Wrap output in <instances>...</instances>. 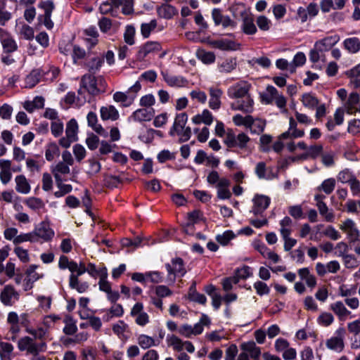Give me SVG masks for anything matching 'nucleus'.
<instances>
[{"instance_id":"dca6fc26","label":"nucleus","mask_w":360,"mask_h":360,"mask_svg":"<svg viewBox=\"0 0 360 360\" xmlns=\"http://www.w3.org/2000/svg\"><path fill=\"white\" fill-rule=\"evenodd\" d=\"M325 198L323 195L317 194L314 196V200L320 214L324 217L326 221L332 222L335 218L334 214L328 210L327 205L323 202Z\"/></svg>"},{"instance_id":"2f4dec72","label":"nucleus","mask_w":360,"mask_h":360,"mask_svg":"<svg viewBox=\"0 0 360 360\" xmlns=\"http://www.w3.org/2000/svg\"><path fill=\"white\" fill-rule=\"evenodd\" d=\"M342 45L344 49L349 53L355 54L360 51V39L356 37L345 39Z\"/></svg>"},{"instance_id":"774afa93","label":"nucleus","mask_w":360,"mask_h":360,"mask_svg":"<svg viewBox=\"0 0 360 360\" xmlns=\"http://www.w3.org/2000/svg\"><path fill=\"white\" fill-rule=\"evenodd\" d=\"M103 63V60L99 57L92 58L88 63L87 67L92 73H96L100 70Z\"/></svg>"},{"instance_id":"603ef678","label":"nucleus","mask_w":360,"mask_h":360,"mask_svg":"<svg viewBox=\"0 0 360 360\" xmlns=\"http://www.w3.org/2000/svg\"><path fill=\"white\" fill-rule=\"evenodd\" d=\"M303 105L309 109H314L319 104L317 98L311 94H304L302 97Z\"/></svg>"},{"instance_id":"e2e57ef3","label":"nucleus","mask_w":360,"mask_h":360,"mask_svg":"<svg viewBox=\"0 0 360 360\" xmlns=\"http://www.w3.org/2000/svg\"><path fill=\"white\" fill-rule=\"evenodd\" d=\"M65 326L63 328V332L66 335H73L77 330V327L74 320L70 317H67L64 320Z\"/></svg>"},{"instance_id":"c756f323","label":"nucleus","mask_w":360,"mask_h":360,"mask_svg":"<svg viewBox=\"0 0 360 360\" xmlns=\"http://www.w3.org/2000/svg\"><path fill=\"white\" fill-rule=\"evenodd\" d=\"M101 117L103 120L115 121L119 119L120 114L114 105L103 106L100 109Z\"/></svg>"},{"instance_id":"c85d7f7f","label":"nucleus","mask_w":360,"mask_h":360,"mask_svg":"<svg viewBox=\"0 0 360 360\" xmlns=\"http://www.w3.org/2000/svg\"><path fill=\"white\" fill-rule=\"evenodd\" d=\"M237 67V59L229 57L218 63L217 70L220 73L228 74L233 71Z\"/></svg>"},{"instance_id":"4468645a","label":"nucleus","mask_w":360,"mask_h":360,"mask_svg":"<svg viewBox=\"0 0 360 360\" xmlns=\"http://www.w3.org/2000/svg\"><path fill=\"white\" fill-rule=\"evenodd\" d=\"M253 207L251 212L255 215L261 214L269 207L271 199L264 195L257 194L252 199Z\"/></svg>"},{"instance_id":"473e14b6","label":"nucleus","mask_w":360,"mask_h":360,"mask_svg":"<svg viewBox=\"0 0 360 360\" xmlns=\"http://www.w3.org/2000/svg\"><path fill=\"white\" fill-rule=\"evenodd\" d=\"M79 276L70 274L69 276V286L70 288L76 290L79 293H83L89 288V283L87 282H80L79 281Z\"/></svg>"},{"instance_id":"bb28decb","label":"nucleus","mask_w":360,"mask_h":360,"mask_svg":"<svg viewBox=\"0 0 360 360\" xmlns=\"http://www.w3.org/2000/svg\"><path fill=\"white\" fill-rule=\"evenodd\" d=\"M230 181L226 177H222L219 184L216 185L217 189V197L221 200L229 199L231 196V193L229 190Z\"/></svg>"},{"instance_id":"37998d69","label":"nucleus","mask_w":360,"mask_h":360,"mask_svg":"<svg viewBox=\"0 0 360 360\" xmlns=\"http://www.w3.org/2000/svg\"><path fill=\"white\" fill-rule=\"evenodd\" d=\"M86 44L89 49L94 47L98 43V33L96 27H91L84 30Z\"/></svg>"},{"instance_id":"4d7b16f0","label":"nucleus","mask_w":360,"mask_h":360,"mask_svg":"<svg viewBox=\"0 0 360 360\" xmlns=\"http://www.w3.org/2000/svg\"><path fill=\"white\" fill-rule=\"evenodd\" d=\"M135 33H136V30L133 25H128L126 26L124 33V41L127 44H129V45L134 44Z\"/></svg>"},{"instance_id":"20e7f679","label":"nucleus","mask_w":360,"mask_h":360,"mask_svg":"<svg viewBox=\"0 0 360 360\" xmlns=\"http://www.w3.org/2000/svg\"><path fill=\"white\" fill-rule=\"evenodd\" d=\"M81 82L82 86L91 95L104 92L107 85L102 76L95 77L91 74L84 75Z\"/></svg>"},{"instance_id":"2eb2a0df","label":"nucleus","mask_w":360,"mask_h":360,"mask_svg":"<svg viewBox=\"0 0 360 360\" xmlns=\"http://www.w3.org/2000/svg\"><path fill=\"white\" fill-rule=\"evenodd\" d=\"M155 115L153 108H139L136 110L129 117V121L142 122L152 120Z\"/></svg>"},{"instance_id":"4c0bfd02","label":"nucleus","mask_w":360,"mask_h":360,"mask_svg":"<svg viewBox=\"0 0 360 360\" xmlns=\"http://www.w3.org/2000/svg\"><path fill=\"white\" fill-rule=\"evenodd\" d=\"M241 349L254 359H257L261 354L260 348L253 341L243 343Z\"/></svg>"},{"instance_id":"09e8293b","label":"nucleus","mask_w":360,"mask_h":360,"mask_svg":"<svg viewBox=\"0 0 360 360\" xmlns=\"http://www.w3.org/2000/svg\"><path fill=\"white\" fill-rule=\"evenodd\" d=\"M158 25L157 20L153 19L149 22L142 23L141 25V33L143 38H148L151 32L155 29Z\"/></svg>"},{"instance_id":"338daca9","label":"nucleus","mask_w":360,"mask_h":360,"mask_svg":"<svg viewBox=\"0 0 360 360\" xmlns=\"http://www.w3.org/2000/svg\"><path fill=\"white\" fill-rule=\"evenodd\" d=\"M87 163L89 165L88 169H86V173L93 176L99 172L101 168V165L98 161L95 159H89L87 160Z\"/></svg>"},{"instance_id":"1a4fd4ad","label":"nucleus","mask_w":360,"mask_h":360,"mask_svg":"<svg viewBox=\"0 0 360 360\" xmlns=\"http://www.w3.org/2000/svg\"><path fill=\"white\" fill-rule=\"evenodd\" d=\"M19 298L18 292L11 285H5L0 292V301L4 306H13Z\"/></svg>"},{"instance_id":"9d476101","label":"nucleus","mask_w":360,"mask_h":360,"mask_svg":"<svg viewBox=\"0 0 360 360\" xmlns=\"http://www.w3.org/2000/svg\"><path fill=\"white\" fill-rule=\"evenodd\" d=\"M345 330L343 328L337 329L335 335L327 340L326 342L327 348L336 352H341L345 347Z\"/></svg>"},{"instance_id":"13d9d810","label":"nucleus","mask_w":360,"mask_h":360,"mask_svg":"<svg viewBox=\"0 0 360 360\" xmlns=\"http://www.w3.org/2000/svg\"><path fill=\"white\" fill-rule=\"evenodd\" d=\"M99 290L105 293L111 290V285L108 281V271H102L98 281Z\"/></svg>"},{"instance_id":"ea45409f","label":"nucleus","mask_w":360,"mask_h":360,"mask_svg":"<svg viewBox=\"0 0 360 360\" xmlns=\"http://www.w3.org/2000/svg\"><path fill=\"white\" fill-rule=\"evenodd\" d=\"M279 232L281 237L290 236L292 232V221L289 217H285L279 222Z\"/></svg>"},{"instance_id":"bf43d9fd","label":"nucleus","mask_w":360,"mask_h":360,"mask_svg":"<svg viewBox=\"0 0 360 360\" xmlns=\"http://www.w3.org/2000/svg\"><path fill=\"white\" fill-rule=\"evenodd\" d=\"M25 242L37 243L33 231L28 233H20L15 238V245H18Z\"/></svg>"},{"instance_id":"f704fd0d","label":"nucleus","mask_w":360,"mask_h":360,"mask_svg":"<svg viewBox=\"0 0 360 360\" xmlns=\"http://www.w3.org/2000/svg\"><path fill=\"white\" fill-rule=\"evenodd\" d=\"M15 190L22 194H28L30 192V185L24 175H18L15 177Z\"/></svg>"},{"instance_id":"b1692460","label":"nucleus","mask_w":360,"mask_h":360,"mask_svg":"<svg viewBox=\"0 0 360 360\" xmlns=\"http://www.w3.org/2000/svg\"><path fill=\"white\" fill-rule=\"evenodd\" d=\"M240 27L242 31L245 34H255L257 31L252 16L247 13L242 14V24Z\"/></svg>"},{"instance_id":"f03ea898","label":"nucleus","mask_w":360,"mask_h":360,"mask_svg":"<svg viewBox=\"0 0 360 360\" xmlns=\"http://www.w3.org/2000/svg\"><path fill=\"white\" fill-rule=\"evenodd\" d=\"M18 349L20 352H26L27 355L36 356L41 352L46 350V343L45 342H37L35 340L30 336H24L18 341Z\"/></svg>"},{"instance_id":"39448f33","label":"nucleus","mask_w":360,"mask_h":360,"mask_svg":"<svg viewBox=\"0 0 360 360\" xmlns=\"http://www.w3.org/2000/svg\"><path fill=\"white\" fill-rule=\"evenodd\" d=\"M210 323V318L207 315L202 314L199 322L193 326L188 324H184L179 326L178 333L186 338H191L192 336L201 334L204 330V326H208Z\"/></svg>"},{"instance_id":"6e6d98bb","label":"nucleus","mask_w":360,"mask_h":360,"mask_svg":"<svg viewBox=\"0 0 360 360\" xmlns=\"http://www.w3.org/2000/svg\"><path fill=\"white\" fill-rule=\"evenodd\" d=\"M59 155V148L55 143L49 144L45 152V157L48 161H52Z\"/></svg>"},{"instance_id":"49530a36","label":"nucleus","mask_w":360,"mask_h":360,"mask_svg":"<svg viewBox=\"0 0 360 360\" xmlns=\"http://www.w3.org/2000/svg\"><path fill=\"white\" fill-rule=\"evenodd\" d=\"M167 345L178 352L184 349V341L174 335H167L166 338Z\"/></svg>"},{"instance_id":"7ed1b4c3","label":"nucleus","mask_w":360,"mask_h":360,"mask_svg":"<svg viewBox=\"0 0 360 360\" xmlns=\"http://www.w3.org/2000/svg\"><path fill=\"white\" fill-rule=\"evenodd\" d=\"M141 85L139 81H136L126 92L116 91L112 96L113 101L120 103L123 108H127L132 105L141 90Z\"/></svg>"},{"instance_id":"f3484780","label":"nucleus","mask_w":360,"mask_h":360,"mask_svg":"<svg viewBox=\"0 0 360 360\" xmlns=\"http://www.w3.org/2000/svg\"><path fill=\"white\" fill-rule=\"evenodd\" d=\"M211 44L213 47L222 51H235L240 49L241 44L236 41L229 39H221L212 41Z\"/></svg>"},{"instance_id":"a18cd8bd","label":"nucleus","mask_w":360,"mask_h":360,"mask_svg":"<svg viewBox=\"0 0 360 360\" xmlns=\"http://www.w3.org/2000/svg\"><path fill=\"white\" fill-rule=\"evenodd\" d=\"M70 172V166L64 162H59L52 169V173L54 176L55 180L62 179V174H68Z\"/></svg>"},{"instance_id":"0eeeda50","label":"nucleus","mask_w":360,"mask_h":360,"mask_svg":"<svg viewBox=\"0 0 360 360\" xmlns=\"http://www.w3.org/2000/svg\"><path fill=\"white\" fill-rule=\"evenodd\" d=\"M251 84L245 80H240L227 89V96L231 99H240L250 94Z\"/></svg>"},{"instance_id":"f257e3e1","label":"nucleus","mask_w":360,"mask_h":360,"mask_svg":"<svg viewBox=\"0 0 360 360\" xmlns=\"http://www.w3.org/2000/svg\"><path fill=\"white\" fill-rule=\"evenodd\" d=\"M188 121V115L186 112L177 113L174 123L169 129V134L171 136H179V142H186L191 137V129L186 127Z\"/></svg>"},{"instance_id":"ddd939ff","label":"nucleus","mask_w":360,"mask_h":360,"mask_svg":"<svg viewBox=\"0 0 360 360\" xmlns=\"http://www.w3.org/2000/svg\"><path fill=\"white\" fill-rule=\"evenodd\" d=\"M0 42L5 53H13L18 46L13 36L6 30L0 27Z\"/></svg>"},{"instance_id":"393cba45","label":"nucleus","mask_w":360,"mask_h":360,"mask_svg":"<svg viewBox=\"0 0 360 360\" xmlns=\"http://www.w3.org/2000/svg\"><path fill=\"white\" fill-rule=\"evenodd\" d=\"M162 75L164 81L171 87H183L188 83L187 80L181 76H176L167 72H162Z\"/></svg>"},{"instance_id":"69168bd1","label":"nucleus","mask_w":360,"mask_h":360,"mask_svg":"<svg viewBox=\"0 0 360 360\" xmlns=\"http://www.w3.org/2000/svg\"><path fill=\"white\" fill-rule=\"evenodd\" d=\"M26 205L32 210H39L44 207V202L38 198H29L26 200Z\"/></svg>"},{"instance_id":"5701e85b","label":"nucleus","mask_w":360,"mask_h":360,"mask_svg":"<svg viewBox=\"0 0 360 360\" xmlns=\"http://www.w3.org/2000/svg\"><path fill=\"white\" fill-rule=\"evenodd\" d=\"M88 126L91 127L95 132L101 136L106 138L108 136V131L98 123V117L95 112H89L86 116Z\"/></svg>"},{"instance_id":"a19ab883","label":"nucleus","mask_w":360,"mask_h":360,"mask_svg":"<svg viewBox=\"0 0 360 360\" xmlns=\"http://www.w3.org/2000/svg\"><path fill=\"white\" fill-rule=\"evenodd\" d=\"M162 49L161 44L158 41H147L140 49V53L143 55V57L146 56L148 54L158 52Z\"/></svg>"},{"instance_id":"f8f14e48","label":"nucleus","mask_w":360,"mask_h":360,"mask_svg":"<svg viewBox=\"0 0 360 360\" xmlns=\"http://www.w3.org/2000/svg\"><path fill=\"white\" fill-rule=\"evenodd\" d=\"M212 18L217 26L221 25L224 28L229 27L233 30L236 27V22L231 19L229 16L223 15L219 8H214L212 10Z\"/></svg>"},{"instance_id":"79ce46f5","label":"nucleus","mask_w":360,"mask_h":360,"mask_svg":"<svg viewBox=\"0 0 360 360\" xmlns=\"http://www.w3.org/2000/svg\"><path fill=\"white\" fill-rule=\"evenodd\" d=\"M266 127V122L261 119H254L251 116V120L249 122L248 127L252 134H259L264 130Z\"/></svg>"},{"instance_id":"aec40b11","label":"nucleus","mask_w":360,"mask_h":360,"mask_svg":"<svg viewBox=\"0 0 360 360\" xmlns=\"http://www.w3.org/2000/svg\"><path fill=\"white\" fill-rule=\"evenodd\" d=\"M165 266L168 271L169 276L174 275V277L183 276L186 274L184 262L181 258L173 259L171 262V264H167ZM174 281V278H172V281Z\"/></svg>"},{"instance_id":"c03bdc74","label":"nucleus","mask_w":360,"mask_h":360,"mask_svg":"<svg viewBox=\"0 0 360 360\" xmlns=\"http://www.w3.org/2000/svg\"><path fill=\"white\" fill-rule=\"evenodd\" d=\"M27 333L32 335L34 340H41V342H44V340L49 335V331L44 326H38L37 328L33 327L32 328H27Z\"/></svg>"},{"instance_id":"a211bd4d","label":"nucleus","mask_w":360,"mask_h":360,"mask_svg":"<svg viewBox=\"0 0 360 360\" xmlns=\"http://www.w3.org/2000/svg\"><path fill=\"white\" fill-rule=\"evenodd\" d=\"M340 40V37L338 34L328 36L322 39L317 41L315 43V49L324 52L330 50L333 46L338 44Z\"/></svg>"},{"instance_id":"423d86ee","label":"nucleus","mask_w":360,"mask_h":360,"mask_svg":"<svg viewBox=\"0 0 360 360\" xmlns=\"http://www.w3.org/2000/svg\"><path fill=\"white\" fill-rule=\"evenodd\" d=\"M78 124L75 119L72 118L68 122L65 128V136L59 140V144L65 148H68L70 145L77 141Z\"/></svg>"},{"instance_id":"a878e982","label":"nucleus","mask_w":360,"mask_h":360,"mask_svg":"<svg viewBox=\"0 0 360 360\" xmlns=\"http://www.w3.org/2000/svg\"><path fill=\"white\" fill-rule=\"evenodd\" d=\"M255 174L259 179H264L266 180H272L277 178V174L272 172L270 168H266V164L264 162H259L255 167Z\"/></svg>"},{"instance_id":"8fccbe9b","label":"nucleus","mask_w":360,"mask_h":360,"mask_svg":"<svg viewBox=\"0 0 360 360\" xmlns=\"http://www.w3.org/2000/svg\"><path fill=\"white\" fill-rule=\"evenodd\" d=\"M14 347L12 344L7 342H0V357L1 359H11V354L13 352Z\"/></svg>"},{"instance_id":"cd10ccee","label":"nucleus","mask_w":360,"mask_h":360,"mask_svg":"<svg viewBox=\"0 0 360 360\" xmlns=\"http://www.w3.org/2000/svg\"><path fill=\"white\" fill-rule=\"evenodd\" d=\"M360 96L356 92H352L344 104L345 110L349 115H354L356 112V107L359 103Z\"/></svg>"},{"instance_id":"72a5a7b5","label":"nucleus","mask_w":360,"mask_h":360,"mask_svg":"<svg viewBox=\"0 0 360 360\" xmlns=\"http://www.w3.org/2000/svg\"><path fill=\"white\" fill-rule=\"evenodd\" d=\"M112 330L119 338L127 340L129 338V328L124 321H119L112 326Z\"/></svg>"},{"instance_id":"864d4df0","label":"nucleus","mask_w":360,"mask_h":360,"mask_svg":"<svg viewBox=\"0 0 360 360\" xmlns=\"http://www.w3.org/2000/svg\"><path fill=\"white\" fill-rule=\"evenodd\" d=\"M335 187V180L333 178H328L324 180L318 187V190L323 191L326 194H330Z\"/></svg>"},{"instance_id":"7c9ffc66","label":"nucleus","mask_w":360,"mask_h":360,"mask_svg":"<svg viewBox=\"0 0 360 360\" xmlns=\"http://www.w3.org/2000/svg\"><path fill=\"white\" fill-rule=\"evenodd\" d=\"M267 91L269 95L274 97V102L278 108L282 110V112H285L286 99L285 97L280 94L278 90L273 86H267Z\"/></svg>"},{"instance_id":"9b49d317","label":"nucleus","mask_w":360,"mask_h":360,"mask_svg":"<svg viewBox=\"0 0 360 360\" xmlns=\"http://www.w3.org/2000/svg\"><path fill=\"white\" fill-rule=\"evenodd\" d=\"M33 233L37 243L40 240H42L44 242L51 240L55 234L53 230L50 227L49 223L46 221H41L37 224L34 227Z\"/></svg>"},{"instance_id":"e433bc0d","label":"nucleus","mask_w":360,"mask_h":360,"mask_svg":"<svg viewBox=\"0 0 360 360\" xmlns=\"http://www.w3.org/2000/svg\"><path fill=\"white\" fill-rule=\"evenodd\" d=\"M22 105L27 112H32L36 109L42 108L44 107V98L41 96H36L32 101H25Z\"/></svg>"},{"instance_id":"052dcab7","label":"nucleus","mask_w":360,"mask_h":360,"mask_svg":"<svg viewBox=\"0 0 360 360\" xmlns=\"http://www.w3.org/2000/svg\"><path fill=\"white\" fill-rule=\"evenodd\" d=\"M64 131L63 122L59 119L52 121L51 124V131L55 137H59Z\"/></svg>"},{"instance_id":"680f3d73","label":"nucleus","mask_w":360,"mask_h":360,"mask_svg":"<svg viewBox=\"0 0 360 360\" xmlns=\"http://www.w3.org/2000/svg\"><path fill=\"white\" fill-rule=\"evenodd\" d=\"M138 343L143 349H148L155 345L154 339L146 335H140L138 338Z\"/></svg>"},{"instance_id":"5fc2aeb1","label":"nucleus","mask_w":360,"mask_h":360,"mask_svg":"<svg viewBox=\"0 0 360 360\" xmlns=\"http://www.w3.org/2000/svg\"><path fill=\"white\" fill-rule=\"evenodd\" d=\"M333 321L334 317L333 314L329 312H322L317 318L318 324L323 327L329 326Z\"/></svg>"},{"instance_id":"4be33fe9","label":"nucleus","mask_w":360,"mask_h":360,"mask_svg":"<svg viewBox=\"0 0 360 360\" xmlns=\"http://www.w3.org/2000/svg\"><path fill=\"white\" fill-rule=\"evenodd\" d=\"M12 179L11 161L0 159V180L4 185L8 184Z\"/></svg>"},{"instance_id":"58836bf2","label":"nucleus","mask_w":360,"mask_h":360,"mask_svg":"<svg viewBox=\"0 0 360 360\" xmlns=\"http://www.w3.org/2000/svg\"><path fill=\"white\" fill-rule=\"evenodd\" d=\"M157 13L160 18L170 19L177 13V11L173 6L165 4L158 7Z\"/></svg>"},{"instance_id":"0e129e2a","label":"nucleus","mask_w":360,"mask_h":360,"mask_svg":"<svg viewBox=\"0 0 360 360\" xmlns=\"http://www.w3.org/2000/svg\"><path fill=\"white\" fill-rule=\"evenodd\" d=\"M256 23L259 30L262 31H268L271 27V21L264 15H259L256 20Z\"/></svg>"},{"instance_id":"6ab92c4d","label":"nucleus","mask_w":360,"mask_h":360,"mask_svg":"<svg viewBox=\"0 0 360 360\" xmlns=\"http://www.w3.org/2000/svg\"><path fill=\"white\" fill-rule=\"evenodd\" d=\"M240 101L231 104V108L234 110H240L246 113H251L254 110V101L250 94Z\"/></svg>"},{"instance_id":"de8ad7c7","label":"nucleus","mask_w":360,"mask_h":360,"mask_svg":"<svg viewBox=\"0 0 360 360\" xmlns=\"http://www.w3.org/2000/svg\"><path fill=\"white\" fill-rule=\"evenodd\" d=\"M197 57L205 64H212L215 60V55L213 52L206 51L203 49L198 50Z\"/></svg>"},{"instance_id":"412c9836","label":"nucleus","mask_w":360,"mask_h":360,"mask_svg":"<svg viewBox=\"0 0 360 360\" xmlns=\"http://www.w3.org/2000/svg\"><path fill=\"white\" fill-rule=\"evenodd\" d=\"M210 99L208 102L209 107L214 110H217L221 108V98L223 95V91L217 87L209 88Z\"/></svg>"},{"instance_id":"c9c22d12","label":"nucleus","mask_w":360,"mask_h":360,"mask_svg":"<svg viewBox=\"0 0 360 360\" xmlns=\"http://www.w3.org/2000/svg\"><path fill=\"white\" fill-rule=\"evenodd\" d=\"M330 309L338 316L340 320L345 319L350 311L346 308L344 303L341 301H337L330 305Z\"/></svg>"},{"instance_id":"3c124183","label":"nucleus","mask_w":360,"mask_h":360,"mask_svg":"<svg viewBox=\"0 0 360 360\" xmlns=\"http://www.w3.org/2000/svg\"><path fill=\"white\" fill-rule=\"evenodd\" d=\"M58 267L63 270L68 269L72 274V270L76 267V262L69 260L68 257L61 255L58 261Z\"/></svg>"},{"instance_id":"6e6552de","label":"nucleus","mask_w":360,"mask_h":360,"mask_svg":"<svg viewBox=\"0 0 360 360\" xmlns=\"http://www.w3.org/2000/svg\"><path fill=\"white\" fill-rule=\"evenodd\" d=\"M339 228L346 234L347 238L350 243H354L359 240L360 231L354 220L351 219L344 220L340 224Z\"/></svg>"}]
</instances>
